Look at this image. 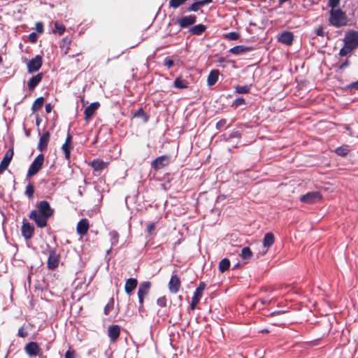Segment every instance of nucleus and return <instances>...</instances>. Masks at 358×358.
I'll use <instances>...</instances> for the list:
<instances>
[{"mask_svg":"<svg viewBox=\"0 0 358 358\" xmlns=\"http://www.w3.org/2000/svg\"><path fill=\"white\" fill-rule=\"evenodd\" d=\"M349 65V62L348 61H345V62H343V64H341L339 66V69H345V67H347Z\"/></svg>","mask_w":358,"mask_h":358,"instance_id":"obj_59","label":"nucleus"},{"mask_svg":"<svg viewBox=\"0 0 358 358\" xmlns=\"http://www.w3.org/2000/svg\"><path fill=\"white\" fill-rule=\"evenodd\" d=\"M138 285V281L136 278H129L126 280L124 285L125 292L130 295L131 292L136 288Z\"/></svg>","mask_w":358,"mask_h":358,"instance_id":"obj_21","label":"nucleus"},{"mask_svg":"<svg viewBox=\"0 0 358 358\" xmlns=\"http://www.w3.org/2000/svg\"><path fill=\"white\" fill-rule=\"evenodd\" d=\"M52 109V106L50 103H47L45 105V111L47 113H50Z\"/></svg>","mask_w":358,"mask_h":358,"instance_id":"obj_57","label":"nucleus"},{"mask_svg":"<svg viewBox=\"0 0 358 358\" xmlns=\"http://www.w3.org/2000/svg\"><path fill=\"white\" fill-rule=\"evenodd\" d=\"M36 39H37V36L35 33H31L29 35V40L31 42V43H34L36 41Z\"/></svg>","mask_w":358,"mask_h":358,"instance_id":"obj_53","label":"nucleus"},{"mask_svg":"<svg viewBox=\"0 0 358 358\" xmlns=\"http://www.w3.org/2000/svg\"><path fill=\"white\" fill-rule=\"evenodd\" d=\"M219 76L218 70H212L207 78L208 85L212 86L216 83Z\"/></svg>","mask_w":358,"mask_h":358,"instance_id":"obj_26","label":"nucleus"},{"mask_svg":"<svg viewBox=\"0 0 358 358\" xmlns=\"http://www.w3.org/2000/svg\"><path fill=\"white\" fill-rule=\"evenodd\" d=\"M59 257L55 251L51 250L48 259V267L49 269H55L58 266Z\"/></svg>","mask_w":358,"mask_h":358,"instance_id":"obj_15","label":"nucleus"},{"mask_svg":"<svg viewBox=\"0 0 358 358\" xmlns=\"http://www.w3.org/2000/svg\"><path fill=\"white\" fill-rule=\"evenodd\" d=\"M109 236L110 237L111 245L113 246L115 245L118 242V238H119L118 233L115 231H112L109 233Z\"/></svg>","mask_w":358,"mask_h":358,"instance_id":"obj_36","label":"nucleus"},{"mask_svg":"<svg viewBox=\"0 0 358 358\" xmlns=\"http://www.w3.org/2000/svg\"><path fill=\"white\" fill-rule=\"evenodd\" d=\"M24 350L27 355L31 357L38 355L41 350L39 346L35 342H30L27 343L24 348Z\"/></svg>","mask_w":358,"mask_h":358,"instance_id":"obj_13","label":"nucleus"},{"mask_svg":"<svg viewBox=\"0 0 358 358\" xmlns=\"http://www.w3.org/2000/svg\"><path fill=\"white\" fill-rule=\"evenodd\" d=\"M62 149L63 150V151L65 153V157L66 159H69L70 157V150H69V144L64 143L62 145Z\"/></svg>","mask_w":358,"mask_h":358,"instance_id":"obj_41","label":"nucleus"},{"mask_svg":"<svg viewBox=\"0 0 358 358\" xmlns=\"http://www.w3.org/2000/svg\"><path fill=\"white\" fill-rule=\"evenodd\" d=\"M43 64L42 57L40 55L35 56L27 64V71L29 73H33L38 71Z\"/></svg>","mask_w":358,"mask_h":358,"instance_id":"obj_6","label":"nucleus"},{"mask_svg":"<svg viewBox=\"0 0 358 358\" xmlns=\"http://www.w3.org/2000/svg\"><path fill=\"white\" fill-rule=\"evenodd\" d=\"M145 116V113L142 108H140L135 114L134 117H143Z\"/></svg>","mask_w":358,"mask_h":358,"instance_id":"obj_54","label":"nucleus"},{"mask_svg":"<svg viewBox=\"0 0 358 358\" xmlns=\"http://www.w3.org/2000/svg\"><path fill=\"white\" fill-rule=\"evenodd\" d=\"M37 212L50 218L53 214V209L50 208L49 203L46 201H41L37 205Z\"/></svg>","mask_w":358,"mask_h":358,"instance_id":"obj_9","label":"nucleus"},{"mask_svg":"<svg viewBox=\"0 0 358 358\" xmlns=\"http://www.w3.org/2000/svg\"><path fill=\"white\" fill-rule=\"evenodd\" d=\"M344 43L352 49L358 46V31H350L347 32L344 37Z\"/></svg>","mask_w":358,"mask_h":358,"instance_id":"obj_4","label":"nucleus"},{"mask_svg":"<svg viewBox=\"0 0 358 358\" xmlns=\"http://www.w3.org/2000/svg\"><path fill=\"white\" fill-rule=\"evenodd\" d=\"M226 122H226V120H224V119H223V120H220V121L217 123V124H216L217 128L220 129H221V128L224 127V125L226 124Z\"/></svg>","mask_w":358,"mask_h":358,"instance_id":"obj_52","label":"nucleus"},{"mask_svg":"<svg viewBox=\"0 0 358 358\" xmlns=\"http://www.w3.org/2000/svg\"><path fill=\"white\" fill-rule=\"evenodd\" d=\"M173 61L169 58H166L164 60V64L168 67L171 68L173 66Z\"/></svg>","mask_w":358,"mask_h":358,"instance_id":"obj_50","label":"nucleus"},{"mask_svg":"<svg viewBox=\"0 0 358 358\" xmlns=\"http://www.w3.org/2000/svg\"><path fill=\"white\" fill-rule=\"evenodd\" d=\"M29 218L34 220L36 224V226L39 228H43L47 225L48 218L45 217V215L39 213L36 211V210H32L30 213Z\"/></svg>","mask_w":358,"mask_h":358,"instance_id":"obj_5","label":"nucleus"},{"mask_svg":"<svg viewBox=\"0 0 358 358\" xmlns=\"http://www.w3.org/2000/svg\"><path fill=\"white\" fill-rule=\"evenodd\" d=\"M350 152V148L348 145H342L336 149L335 152L341 157L346 156Z\"/></svg>","mask_w":358,"mask_h":358,"instance_id":"obj_32","label":"nucleus"},{"mask_svg":"<svg viewBox=\"0 0 358 358\" xmlns=\"http://www.w3.org/2000/svg\"><path fill=\"white\" fill-rule=\"evenodd\" d=\"M286 322H287L286 320H282V319L275 320H273V324L278 325V326L285 325L286 324Z\"/></svg>","mask_w":358,"mask_h":358,"instance_id":"obj_49","label":"nucleus"},{"mask_svg":"<svg viewBox=\"0 0 358 358\" xmlns=\"http://www.w3.org/2000/svg\"><path fill=\"white\" fill-rule=\"evenodd\" d=\"M236 89V92H238L239 94H245V93L248 92L250 90L249 87L247 85L237 86Z\"/></svg>","mask_w":358,"mask_h":358,"instance_id":"obj_39","label":"nucleus"},{"mask_svg":"<svg viewBox=\"0 0 358 358\" xmlns=\"http://www.w3.org/2000/svg\"><path fill=\"white\" fill-rule=\"evenodd\" d=\"M41 122V118H40L39 115H36V124L37 126H38V125L40 124Z\"/></svg>","mask_w":358,"mask_h":358,"instance_id":"obj_62","label":"nucleus"},{"mask_svg":"<svg viewBox=\"0 0 358 358\" xmlns=\"http://www.w3.org/2000/svg\"><path fill=\"white\" fill-rule=\"evenodd\" d=\"M350 87L358 89V80L357 82L353 83L352 84H351L350 85Z\"/></svg>","mask_w":358,"mask_h":358,"instance_id":"obj_61","label":"nucleus"},{"mask_svg":"<svg viewBox=\"0 0 358 358\" xmlns=\"http://www.w3.org/2000/svg\"><path fill=\"white\" fill-rule=\"evenodd\" d=\"M13 157V149H9L6 152L2 161L0 163V175L8 168Z\"/></svg>","mask_w":358,"mask_h":358,"instance_id":"obj_10","label":"nucleus"},{"mask_svg":"<svg viewBox=\"0 0 358 358\" xmlns=\"http://www.w3.org/2000/svg\"><path fill=\"white\" fill-rule=\"evenodd\" d=\"M43 103H44V98L43 97L41 96V97L37 98L34 101V102L31 106L32 111L36 112V111L38 110L39 109H41L43 107Z\"/></svg>","mask_w":358,"mask_h":358,"instance_id":"obj_30","label":"nucleus"},{"mask_svg":"<svg viewBox=\"0 0 358 358\" xmlns=\"http://www.w3.org/2000/svg\"><path fill=\"white\" fill-rule=\"evenodd\" d=\"M155 223H150L147 226L146 231H147L148 234H151L152 232L155 230Z\"/></svg>","mask_w":358,"mask_h":358,"instance_id":"obj_48","label":"nucleus"},{"mask_svg":"<svg viewBox=\"0 0 358 358\" xmlns=\"http://www.w3.org/2000/svg\"><path fill=\"white\" fill-rule=\"evenodd\" d=\"M42 78H43L42 73H38L37 75L33 76L29 80V82L27 83L28 88L30 90H33L38 85V84L41 81Z\"/></svg>","mask_w":358,"mask_h":358,"instance_id":"obj_23","label":"nucleus"},{"mask_svg":"<svg viewBox=\"0 0 358 358\" xmlns=\"http://www.w3.org/2000/svg\"><path fill=\"white\" fill-rule=\"evenodd\" d=\"M65 358H74V351L68 350L65 354Z\"/></svg>","mask_w":358,"mask_h":358,"instance_id":"obj_55","label":"nucleus"},{"mask_svg":"<svg viewBox=\"0 0 358 358\" xmlns=\"http://www.w3.org/2000/svg\"><path fill=\"white\" fill-rule=\"evenodd\" d=\"M157 305L161 307H165L166 306V299L164 296L160 297L157 301Z\"/></svg>","mask_w":358,"mask_h":358,"instance_id":"obj_44","label":"nucleus"},{"mask_svg":"<svg viewBox=\"0 0 358 358\" xmlns=\"http://www.w3.org/2000/svg\"><path fill=\"white\" fill-rule=\"evenodd\" d=\"M196 20V17L195 15H189L179 19L178 22L180 28H185L194 24Z\"/></svg>","mask_w":358,"mask_h":358,"instance_id":"obj_17","label":"nucleus"},{"mask_svg":"<svg viewBox=\"0 0 358 358\" xmlns=\"http://www.w3.org/2000/svg\"><path fill=\"white\" fill-rule=\"evenodd\" d=\"M71 136L68 135L66 138L65 143L69 144L71 143Z\"/></svg>","mask_w":358,"mask_h":358,"instance_id":"obj_63","label":"nucleus"},{"mask_svg":"<svg viewBox=\"0 0 358 358\" xmlns=\"http://www.w3.org/2000/svg\"><path fill=\"white\" fill-rule=\"evenodd\" d=\"M43 162L44 156L42 154L38 155L30 165L28 169L27 176L31 177L36 175L41 169Z\"/></svg>","mask_w":358,"mask_h":358,"instance_id":"obj_2","label":"nucleus"},{"mask_svg":"<svg viewBox=\"0 0 358 358\" xmlns=\"http://www.w3.org/2000/svg\"><path fill=\"white\" fill-rule=\"evenodd\" d=\"M241 255L243 259H248L252 257V252L248 247H245L242 249Z\"/></svg>","mask_w":358,"mask_h":358,"instance_id":"obj_34","label":"nucleus"},{"mask_svg":"<svg viewBox=\"0 0 358 358\" xmlns=\"http://www.w3.org/2000/svg\"><path fill=\"white\" fill-rule=\"evenodd\" d=\"M21 230L22 236L28 240L32 237L34 229L29 222H24Z\"/></svg>","mask_w":358,"mask_h":358,"instance_id":"obj_16","label":"nucleus"},{"mask_svg":"<svg viewBox=\"0 0 358 358\" xmlns=\"http://www.w3.org/2000/svg\"><path fill=\"white\" fill-rule=\"evenodd\" d=\"M340 0H329L328 5L331 9H336V8L339 5Z\"/></svg>","mask_w":358,"mask_h":358,"instance_id":"obj_42","label":"nucleus"},{"mask_svg":"<svg viewBox=\"0 0 358 358\" xmlns=\"http://www.w3.org/2000/svg\"><path fill=\"white\" fill-rule=\"evenodd\" d=\"M211 0L196 1L193 3L191 6L188 8L189 11H197L201 6H204L206 3L210 2Z\"/></svg>","mask_w":358,"mask_h":358,"instance_id":"obj_31","label":"nucleus"},{"mask_svg":"<svg viewBox=\"0 0 358 358\" xmlns=\"http://www.w3.org/2000/svg\"><path fill=\"white\" fill-rule=\"evenodd\" d=\"M151 287V283L148 281H145L141 283L138 289V298L139 301V308H143L144 298L148 294Z\"/></svg>","mask_w":358,"mask_h":358,"instance_id":"obj_3","label":"nucleus"},{"mask_svg":"<svg viewBox=\"0 0 358 358\" xmlns=\"http://www.w3.org/2000/svg\"><path fill=\"white\" fill-rule=\"evenodd\" d=\"M352 50L353 49L352 48L344 43L343 48H342L340 50L339 55L341 57H344L347 55L348 53H350Z\"/></svg>","mask_w":358,"mask_h":358,"instance_id":"obj_37","label":"nucleus"},{"mask_svg":"<svg viewBox=\"0 0 358 358\" xmlns=\"http://www.w3.org/2000/svg\"><path fill=\"white\" fill-rule=\"evenodd\" d=\"M108 336L111 341H115L120 336V328L118 325H111L108 329Z\"/></svg>","mask_w":358,"mask_h":358,"instance_id":"obj_20","label":"nucleus"},{"mask_svg":"<svg viewBox=\"0 0 358 358\" xmlns=\"http://www.w3.org/2000/svg\"><path fill=\"white\" fill-rule=\"evenodd\" d=\"M317 36H324V31L323 28L320 27V28L317 29Z\"/></svg>","mask_w":358,"mask_h":358,"instance_id":"obj_56","label":"nucleus"},{"mask_svg":"<svg viewBox=\"0 0 358 358\" xmlns=\"http://www.w3.org/2000/svg\"><path fill=\"white\" fill-rule=\"evenodd\" d=\"M173 86L178 89H185L187 87V82L181 78H177L174 81Z\"/></svg>","mask_w":358,"mask_h":358,"instance_id":"obj_33","label":"nucleus"},{"mask_svg":"<svg viewBox=\"0 0 358 358\" xmlns=\"http://www.w3.org/2000/svg\"><path fill=\"white\" fill-rule=\"evenodd\" d=\"M36 30L38 33H43V24L42 22H38L36 23Z\"/></svg>","mask_w":358,"mask_h":358,"instance_id":"obj_47","label":"nucleus"},{"mask_svg":"<svg viewBox=\"0 0 358 358\" xmlns=\"http://www.w3.org/2000/svg\"><path fill=\"white\" fill-rule=\"evenodd\" d=\"M99 106V102H94V103H91L90 106H88L85 109V111H84V114L85 115V119H88L90 117H92L93 115V114L94 113L95 110H97Z\"/></svg>","mask_w":358,"mask_h":358,"instance_id":"obj_24","label":"nucleus"},{"mask_svg":"<svg viewBox=\"0 0 358 358\" xmlns=\"http://www.w3.org/2000/svg\"><path fill=\"white\" fill-rule=\"evenodd\" d=\"M206 287V285L204 282H201L199 285V287L196 289L194 295L192 298V301L190 304V308L192 310H194L199 301H200V299L202 296V293Z\"/></svg>","mask_w":358,"mask_h":358,"instance_id":"obj_8","label":"nucleus"},{"mask_svg":"<svg viewBox=\"0 0 358 358\" xmlns=\"http://www.w3.org/2000/svg\"><path fill=\"white\" fill-rule=\"evenodd\" d=\"M271 301V299H268V298L262 299L259 300L261 303L263 304V305L269 303Z\"/></svg>","mask_w":358,"mask_h":358,"instance_id":"obj_58","label":"nucleus"},{"mask_svg":"<svg viewBox=\"0 0 358 358\" xmlns=\"http://www.w3.org/2000/svg\"><path fill=\"white\" fill-rule=\"evenodd\" d=\"M34 187L32 184H29L25 190V194L29 198H32L34 196Z\"/></svg>","mask_w":358,"mask_h":358,"instance_id":"obj_38","label":"nucleus"},{"mask_svg":"<svg viewBox=\"0 0 358 358\" xmlns=\"http://www.w3.org/2000/svg\"><path fill=\"white\" fill-rule=\"evenodd\" d=\"M241 136V133L238 131H235L234 132H232L230 135H229V138H240Z\"/></svg>","mask_w":358,"mask_h":358,"instance_id":"obj_51","label":"nucleus"},{"mask_svg":"<svg viewBox=\"0 0 358 358\" xmlns=\"http://www.w3.org/2000/svg\"><path fill=\"white\" fill-rule=\"evenodd\" d=\"M329 24L336 27H344L348 23V18L345 12L340 8L331 9Z\"/></svg>","mask_w":358,"mask_h":358,"instance_id":"obj_1","label":"nucleus"},{"mask_svg":"<svg viewBox=\"0 0 358 358\" xmlns=\"http://www.w3.org/2000/svg\"><path fill=\"white\" fill-rule=\"evenodd\" d=\"M25 135L27 137H29L30 136L31 131L29 129H27L25 127H24Z\"/></svg>","mask_w":358,"mask_h":358,"instance_id":"obj_64","label":"nucleus"},{"mask_svg":"<svg viewBox=\"0 0 358 358\" xmlns=\"http://www.w3.org/2000/svg\"><path fill=\"white\" fill-rule=\"evenodd\" d=\"M244 103H245V100L243 98H238L234 102V105L236 107L240 106Z\"/></svg>","mask_w":358,"mask_h":358,"instance_id":"obj_46","label":"nucleus"},{"mask_svg":"<svg viewBox=\"0 0 358 358\" xmlns=\"http://www.w3.org/2000/svg\"><path fill=\"white\" fill-rule=\"evenodd\" d=\"M108 165V162H105L99 159L93 160L91 163V166L93 168L94 171H101L106 169Z\"/></svg>","mask_w":358,"mask_h":358,"instance_id":"obj_22","label":"nucleus"},{"mask_svg":"<svg viewBox=\"0 0 358 358\" xmlns=\"http://www.w3.org/2000/svg\"><path fill=\"white\" fill-rule=\"evenodd\" d=\"M90 228L89 221L86 218L80 220L77 224L76 231L77 234L81 236H83L87 234Z\"/></svg>","mask_w":358,"mask_h":358,"instance_id":"obj_12","label":"nucleus"},{"mask_svg":"<svg viewBox=\"0 0 358 358\" xmlns=\"http://www.w3.org/2000/svg\"><path fill=\"white\" fill-rule=\"evenodd\" d=\"M180 287V280L179 277L176 274L173 275L169 282V288L171 292L176 293Z\"/></svg>","mask_w":358,"mask_h":358,"instance_id":"obj_14","label":"nucleus"},{"mask_svg":"<svg viewBox=\"0 0 358 358\" xmlns=\"http://www.w3.org/2000/svg\"><path fill=\"white\" fill-rule=\"evenodd\" d=\"M294 40V35L292 32L285 31L282 33L278 37V41L281 43L289 45L292 43Z\"/></svg>","mask_w":358,"mask_h":358,"instance_id":"obj_19","label":"nucleus"},{"mask_svg":"<svg viewBox=\"0 0 358 358\" xmlns=\"http://www.w3.org/2000/svg\"><path fill=\"white\" fill-rule=\"evenodd\" d=\"M50 134L49 131H45L39 138V142L37 148L40 151L45 150L50 140Z\"/></svg>","mask_w":358,"mask_h":358,"instance_id":"obj_18","label":"nucleus"},{"mask_svg":"<svg viewBox=\"0 0 358 358\" xmlns=\"http://www.w3.org/2000/svg\"><path fill=\"white\" fill-rule=\"evenodd\" d=\"M225 37L229 40H236L239 37V34L236 32H229L226 34Z\"/></svg>","mask_w":358,"mask_h":358,"instance_id":"obj_40","label":"nucleus"},{"mask_svg":"<svg viewBox=\"0 0 358 358\" xmlns=\"http://www.w3.org/2000/svg\"><path fill=\"white\" fill-rule=\"evenodd\" d=\"M274 240H275L274 235L272 233L269 232V233L266 234L264 236V240H263L264 247L266 248H270L273 244ZM267 250L268 249H266L264 252V254H265L267 252Z\"/></svg>","mask_w":358,"mask_h":358,"instance_id":"obj_25","label":"nucleus"},{"mask_svg":"<svg viewBox=\"0 0 358 358\" xmlns=\"http://www.w3.org/2000/svg\"><path fill=\"white\" fill-rule=\"evenodd\" d=\"M206 27L205 25L199 24L189 29V32L194 35H200L205 31Z\"/></svg>","mask_w":358,"mask_h":358,"instance_id":"obj_28","label":"nucleus"},{"mask_svg":"<svg viewBox=\"0 0 358 358\" xmlns=\"http://www.w3.org/2000/svg\"><path fill=\"white\" fill-rule=\"evenodd\" d=\"M28 335V333L27 331L24 329L23 327H21L18 329L17 336L22 338H25Z\"/></svg>","mask_w":358,"mask_h":358,"instance_id":"obj_45","label":"nucleus"},{"mask_svg":"<svg viewBox=\"0 0 358 358\" xmlns=\"http://www.w3.org/2000/svg\"><path fill=\"white\" fill-rule=\"evenodd\" d=\"M230 261L229 259L224 258L219 262V271L220 273H224L229 268Z\"/></svg>","mask_w":358,"mask_h":358,"instance_id":"obj_29","label":"nucleus"},{"mask_svg":"<svg viewBox=\"0 0 358 358\" xmlns=\"http://www.w3.org/2000/svg\"><path fill=\"white\" fill-rule=\"evenodd\" d=\"M250 50V48L243 45H237L231 48L229 50V52L234 55H241L244 52L249 51Z\"/></svg>","mask_w":358,"mask_h":358,"instance_id":"obj_27","label":"nucleus"},{"mask_svg":"<svg viewBox=\"0 0 358 358\" xmlns=\"http://www.w3.org/2000/svg\"><path fill=\"white\" fill-rule=\"evenodd\" d=\"M285 313V311H278V312H273L271 313V315L272 316H274V315H283Z\"/></svg>","mask_w":358,"mask_h":358,"instance_id":"obj_60","label":"nucleus"},{"mask_svg":"<svg viewBox=\"0 0 358 358\" xmlns=\"http://www.w3.org/2000/svg\"><path fill=\"white\" fill-rule=\"evenodd\" d=\"M169 164V158L167 156H160L152 162V166L155 170H159Z\"/></svg>","mask_w":358,"mask_h":358,"instance_id":"obj_11","label":"nucleus"},{"mask_svg":"<svg viewBox=\"0 0 358 358\" xmlns=\"http://www.w3.org/2000/svg\"><path fill=\"white\" fill-rule=\"evenodd\" d=\"M321 199L322 196L319 192H310L303 195L301 197L300 201L303 203L311 204L320 201Z\"/></svg>","mask_w":358,"mask_h":358,"instance_id":"obj_7","label":"nucleus"},{"mask_svg":"<svg viewBox=\"0 0 358 358\" xmlns=\"http://www.w3.org/2000/svg\"><path fill=\"white\" fill-rule=\"evenodd\" d=\"M114 307V299L112 297L110 299L108 303L104 307V314L108 315Z\"/></svg>","mask_w":358,"mask_h":358,"instance_id":"obj_35","label":"nucleus"},{"mask_svg":"<svg viewBox=\"0 0 358 358\" xmlns=\"http://www.w3.org/2000/svg\"><path fill=\"white\" fill-rule=\"evenodd\" d=\"M55 27L60 35H62L64 33V31H65L64 26L59 24L58 22L55 23Z\"/></svg>","mask_w":358,"mask_h":358,"instance_id":"obj_43","label":"nucleus"}]
</instances>
